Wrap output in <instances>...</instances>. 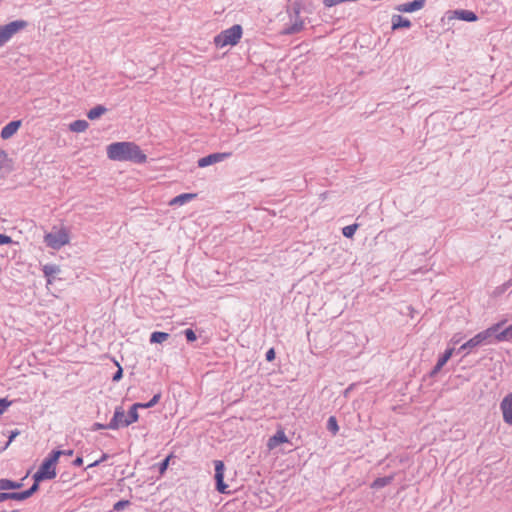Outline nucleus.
Listing matches in <instances>:
<instances>
[{"label":"nucleus","mask_w":512,"mask_h":512,"mask_svg":"<svg viewBox=\"0 0 512 512\" xmlns=\"http://www.w3.org/2000/svg\"><path fill=\"white\" fill-rule=\"evenodd\" d=\"M108 158L114 161H132L145 163L147 156L140 147L133 142H115L107 147Z\"/></svg>","instance_id":"1"},{"label":"nucleus","mask_w":512,"mask_h":512,"mask_svg":"<svg viewBox=\"0 0 512 512\" xmlns=\"http://www.w3.org/2000/svg\"><path fill=\"white\" fill-rule=\"evenodd\" d=\"M62 455V451H53L48 458H46L39 470L34 474L35 482H41L46 479H53L56 477L55 466Z\"/></svg>","instance_id":"2"},{"label":"nucleus","mask_w":512,"mask_h":512,"mask_svg":"<svg viewBox=\"0 0 512 512\" xmlns=\"http://www.w3.org/2000/svg\"><path fill=\"white\" fill-rule=\"evenodd\" d=\"M243 34L242 27L238 24L222 31L214 37V44L217 48L226 46H235L240 41Z\"/></svg>","instance_id":"3"},{"label":"nucleus","mask_w":512,"mask_h":512,"mask_svg":"<svg viewBox=\"0 0 512 512\" xmlns=\"http://www.w3.org/2000/svg\"><path fill=\"white\" fill-rule=\"evenodd\" d=\"M44 240L49 247L60 249L69 243V234L65 228H61L57 232L46 234Z\"/></svg>","instance_id":"4"},{"label":"nucleus","mask_w":512,"mask_h":512,"mask_svg":"<svg viewBox=\"0 0 512 512\" xmlns=\"http://www.w3.org/2000/svg\"><path fill=\"white\" fill-rule=\"evenodd\" d=\"M27 23L22 20L10 22L4 26H0V46H3L10 38L21 29L25 28Z\"/></svg>","instance_id":"5"},{"label":"nucleus","mask_w":512,"mask_h":512,"mask_svg":"<svg viewBox=\"0 0 512 512\" xmlns=\"http://www.w3.org/2000/svg\"><path fill=\"white\" fill-rule=\"evenodd\" d=\"M504 323L505 322L502 321L500 323L492 325L491 327L487 328L486 330H484L482 332H479L478 334H476L474 337H472L471 339H469L467 341V345H470V348H474L483 343L489 342V339L494 335V333H496L500 329V327Z\"/></svg>","instance_id":"6"},{"label":"nucleus","mask_w":512,"mask_h":512,"mask_svg":"<svg viewBox=\"0 0 512 512\" xmlns=\"http://www.w3.org/2000/svg\"><path fill=\"white\" fill-rule=\"evenodd\" d=\"M161 394L158 393L153 396V398L148 403H135L132 405L129 411V417L127 418L126 424L129 426L132 423H135L139 419L138 409L139 408H150L156 405L160 400Z\"/></svg>","instance_id":"7"},{"label":"nucleus","mask_w":512,"mask_h":512,"mask_svg":"<svg viewBox=\"0 0 512 512\" xmlns=\"http://www.w3.org/2000/svg\"><path fill=\"white\" fill-rule=\"evenodd\" d=\"M215 465V480H216V489L218 492L222 494L229 493L228 491V485L224 483V472H225V465L223 461L216 460L214 461Z\"/></svg>","instance_id":"8"},{"label":"nucleus","mask_w":512,"mask_h":512,"mask_svg":"<svg viewBox=\"0 0 512 512\" xmlns=\"http://www.w3.org/2000/svg\"><path fill=\"white\" fill-rule=\"evenodd\" d=\"M231 156L230 152H224V153H214L210 154L208 156L202 157L198 160V166L200 168L207 167L209 165H212L214 163L221 162Z\"/></svg>","instance_id":"9"},{"label":"nucleus","mask_w":512,"mask_h":512,"mask_svg":"<svg viewBox=\"0 0 512 512\" xmlns=\"http://www.w3.org/2000/svg\"><path fill=\"white\" fill-rule=\"evenodd\" d=\"M503 420L506 424L512 425V395H506L500 404Z\"/></svg>","instance_id":"10"},{"label":"nucleus","mask_w":512,"mask_h":512,"mask_svg":"<svg viewBox=\"0 0 512 512\" xmlns=\"http://www.w3.org/2000/svg\"><path fill=\"white\" fill-rule=\"evenodd\" d=\"M127 420L124 410L122 408H116L114 416L107 427L113 430L118 429L119 427H126L128 426L126 424Z\"/></svg>","instance_id":"11"},{"label":"nucleus","mask_w":512,"mask_h":512,"mask_svg":"<svg viewBox=\"0 0 512 512\" xmlns=\"http://www.w3.org/2000/svg\"><path fill=\"white\" fill-rule=\"evenodd\" d=\"M22 125V121L21 120H14V121H11L9 122L8 124H6L1 132H0V136L3 140H8L10 139L11 137H13L17 132L18 130L20 129Z\"/></svg>","instance_id":"12"},{"label":"nucleus","mask_w":512,"mask_h":512,"mask_svg":"<svg viewBox=\"0 0 512 512\" xmlns=\"http://www.w3.org/2000/svg\"><path fill=\"white\" fill-rule=\"evenodd\" d=\"M425 0H413L409 3H404L396 7L399 12L411 13L418 11L424 7Z\"/></svg>","instance_id":"13"},{"label":"nucleus","mask_w":512,"mask_h":512,"mask_svg":"<svg viewBox=\"0 0 512 512\" xmlns=\"http://www.w3.org/2000/svg\"><path fill=\"white\" fill-rule=\"evenodd\" d=\"M288 442V438L283 430H278L275 435L269 438L267 447L269 450L275 449L278 445Z\"/></svg>","instance_id":"14"},{"label":"nucleus","mask_w":512,"mask_h":512,"mask_svg":"<svg viewBox=\"0 0 512 512\" xmlns=\"http://www.w3.org/2000/svg\"><path fill=\"white\" fill-rule=\"evenodd\" d=\"M197 197L196 193H184L180 194L173 199L170 200L169 205L175 206V205H183Z\"/></svg>","instance_id":"15"},{"label":"nucleus","mask_w":512,"mask_h":512,"mask_svg":"<svg viewBox=\"0 0 512 512\" xmlns=\"http://www.w3.org/2000/svg\"><path fill=\"white\" fill-rule=\"evenodd\" d=\"M454 14L457 19L467 22H475L478 19L477 15L470 10H456Z\"/></svg>","instance_id":"16"},{"label":"nucleus","mask_w":512,"mask_h":512,"mask_svg":"<svg viewBox=\"0 0 512 512\" xmlns=\"http://www.w3.org/2000/svg\"><path fill=\"white\" fill-rule=\"evenodd\" d=\"M410 26H411V22L408 19L403 18L400 15H394L392 17V29L393 30H396L399 28H409Z\"/></svg>","instance_id":"17"},{"label":"nucleus","mask_w":512,"mask_h":512,"mask_svg":"<svg viewBox=\"0 0 512 512\" xmlns=\"http://www.w3.org/2000/svg\"><path fill=\"white\" fill-rule=\"evenodd\" d=\"M89 124L85 120H76L69 124V129L72 132L81 133L87 130Z\"/></svg>","instance_id":"18"},{"label":"nucleus","mask_w":512,"mask_h":512,"mask_svg":"<svg viewBox=\"0 0 512 512\" xmlns=\"http://www.w3.org/2000/svg\"><path fill=\"white\" fill-rule=\"evenodd\" d=\"M16 500V501H23V495L22 492H2L0 493V502H3L5 500Z\"/></svg>","instance_id":"19"},{"label":"nucleus","mask_w":512,"mask_h":512,"mask_svg":"<svg viewBox=\"0 0 512 512\" xmlns=\"http://www.w3.org/2000/svg\"><path fill=\"white\" fill-rule=\"evenodd\" d=\"M21 487H22L21 483L13 482L9 479H1L0 480V489L1 490L19 489Z\"/></svg>","instance_id":"20"},{"label":"nucleus","mask_w":512,"mask_h":512,"mask_svg":"<svg viewBox=\"0 0 512 512\" xmlns=\"http://www.w3.org/2000/svg\"><path fill=\"white\" fill-rule=\"evenodd\" d=\"M498 342L512 340V324L495 336Z\"/></svg>","instance_id":"21"},{"label":"nucleus","mask_w":512,"mask_h":512,"mask_svg":"<svg viewBox=\"0 0 512 512\" xmlns=\"http://www.w3.org/2000/svg\"><path fill=\"white\" fill-rule=\"evenodd\" d=\"M106 112V109L103 106H96L89 110L87 113V116L89 119L94 120L99 118L101 115H103Z\"/></svg>","instance_id":"22"},{"label":"nucleus","mask_w":512,"mask_h":512,"mask_svg":"<svg viewBox=\"0 0 512 512\" xmlns=\"http://www.w3.org/2000/svg\"><path fill=\"white\" fill-rule=\"evenodd\" d=\"M168 337V333L156 331L151 334L150 341L152 343H162L166 341Z\"/></svg>","instance_id":"23"},{"label":"nucleus","mask_w":512,"mask_h":512,"mask_svg":"<svg viewBox=\"0 0 512 512\" xmlns=\"http://www.w3.org/2000/svg\"><path fill=\"white\" fill-rule=\"evenodd\" d=\"M304 27V22L302 20H296L289 28L285 30L286 34H294L300 32Z\"/></svg>","instance_id":"24"},{"label":"nucleus","mask_w":512,"mask_h":512,"mask_svg":"<svg viewBox=\"0 0 512 512\" xmlns=\"http://www.w3.org/2000/svg\"><path fill=\"white\" fill-rule=\"evenodd\" d=\"M59 271H60V269L56 265H45L43 267V273L48 278H50L53 275L57 274Z\"/></svg>","instance_id":"25"},{"label":"nucleus","mask_w":512,"mask_h":512,"mask_svg":"<svg viewBox=\"0 0 512 512\" xmlns=\"http://www.w3.org/2000/svg\"><path fill=\"white\" fill-rule=\"evenodd\" d=\"M391 477H383V478H377L373 481L371 487L372 488H381L386 485H388L391 482Z\"/></svg>","instance_id":"26"},{"label":"nucleus","mask_w":512,"mask_h":512,"mask_svg":"<svg viewBox=\"0 0 512 512\" xmlns=\"http://www.w3.org/2000/svg\"><path fill=\"white\" fill-rule=\"evenodd\" d=\"M358 228V225L357 224H352V225H348V226H345L343 229H342V233L345 237L347 238H352L353 235L355 234L356 230Z\"/></svg>","instance_id":"27"},{"label":"nucleus","mask_w":512,"mask_h":512,"mask_svg":"<svg viewBox=\"0 0 512 512\" xmlns=\"http://www.w3.org/2000/svg\"><path fill=\"white\" fill-rule=\"evenodd\" d=\"M453 352H454L453 348L447 349L444 352V354L438 359V362L440 363V365L444 366L448 362V360L452 357Z\"/></svg>","instance_id":"28"},{"label":"nucleus","mask_w":512,"mask_h":512,"mask_svg":"<svg viewBox=\"0 0 512 512\" xmlns=\"http://www.w3.org/2000/svg\"><path fill=\"white\" fill-rule=\"evenodd\" d=\"M327 426H328V429L335 435L338 430H339V427H338V424H337V421H336V418L331 416L329 419H328V423H327Z\"/></svg>","instance_id":"29"},{"label":"nucleus","mask_w":512,"mask_h":512,"mask_svg":"<svg viewBox=\"0 0 512 512\" xmlns=\"http://www.w3.org/2000/svg\"><path fill=\"white\" fill-rule=\"evenodd\" d=\"M38 484H39V482H35L34 481V484L32 485V487L30 489L22 492L24 500H26L29 497H31L38 490V488H39Z\"/></svg>","instance_id":"30"},{"label":"nucleus","mask_w":512,"mask_h":512,"mask_svg":"<svg viewBox=\"0 0 512 512\" xmlns=\"http://www.w3.org/2000/svg\"><path fill=\"white\" fill-rule=\"evenodd\" d=\"M12 404V401L7 400L6 398L0 399V415H2Z\"/></svg>","instance_id":"31"},{"label":"nucleus","mask_w":512,"mask_h":512,"mask_svg":"<svg viewBox=\"0 0 512 512\" xmlns=\"http://www.w3.org/2000/svg\"><path fill=\"white\" fill-rule=\"evenodd\" d=\"M130 502L128 500H121L114 504V510L117 512L122 511L126 506H128Z\"/></svg>","instance_id":"32"},{"label":"nucleus","mask_w":512,"mask_h":512,"mask_svg":"<svg viewBox=\"0 0 512 512\" xmlns=\"http://www.w3.org/2000/svg\"><path fill=\"white\" fill-rule=\"evenodd\" d=\"M172 458V455H169L161 464H160V467H159V472L160 474H164L165 471L167 470L168 468V465H169V461L170 459Z\"/></svg>","instance_id":"33"},{"label":"nucleus","mask_w":512,"mask_h":512,"mask_svg":"<svg viewBox=\"0 0 512 512\" xmlns=\"http://www.w3.org/2000/svg\"><path fill=\"white\" fill-rule=\"evenodd\" d=\"M115 364L118 367V370H117V372L113 376V381L117 382V381H119L122 378L123 369H122V367L120 366V364L117 361H115Z\"/></svg>","instance_id":"34"},{"label":"nucleus","mask_w":512,"mask_h":512,"mask_svg":"<svg viewBox=\"0 0 512 512\" xmlns=\"http://www.w3.org/2000/svg\"><path fill=\"white\" fill-rule=\"evenodd\" d=\"M185 336L189 342H193L197 339L196 334L192 329H186Z\"/></svg>","instance_id":"35"},{"label":"nucleus","mask_w":512,"mask_h":512,"mask_svg":"<svg viewBox=\"0 0 512 512\" xmlns=\"http://www.w3.org/2000/svg\"><path fill=\"white\" fill-rule=\"evenodd\" d=\"M10 243H12V238L10 236L0 234V246Z\"/></svg>","instance_id":"36"},{"label":"nucleus","mask_w":512,"mask_h":512,"mask_svg":"<svg viewBox=\"0 0 512 512\" xmlns=\"http://www.w3.org/2000/svg\"><path fill=\"white\" fill-rule=\"evenodd\" d=\"M267 361H273L275 359V351L273 348L269 349L266 353Z\"/></svg>","instance_id":"37"},{"label":"nucleus","mask_w":512,"mask_h":512,"mask_svg":"<svg viewBox=\"0 0 512 512\" xmlns=\"http://www.w3.org/2000/svg\"><path fill=\"white\" fill-rule=\"evenodd\" d=\"M442 368H443V365H440V363L437 361V363H436V365H435V367L433 369L432 374L438 373Z\"/></svg>","instance_id":"38"},{"label":"nucleus","mask_w":512,"mask_h":512,"mask_svg":"<svg viewBox=\"0 0 512 512\" xmlns=\"http://www.w3.org/2000/svg\"><path fill=\"white\" fill-rule=\"evenodd\" d=\"M104 428H108V427L104 426L103 424H100V423H95L93 426V430H100V429H104Z\"/></svg>","instance_id":"39"},{"label":"nucleus","mask_w":512,"mask_h":512,"mask_svg":"<svg viewBox=\"0 0 512 512\" xmlns=\"http://www.w3.org/2000/svg\"><path fill=\"white\" fill-rule=\"evenodd\" d=\"M73 464H74L75 466H81V465L83 464V459H82L81 457H77V458L74 460Z\"/></svg>","instance_id":"40"},{"label":"nucleus","mask_w":512,"mask_h":512,"mask_svg":"<svg viewBox=\"0 0 512 512\" xmlns=\"http://www.w3.org/2000/svg\"><path fill=\"white\" fill-rule=\"evenodd\" d=\"M18 435V432H13L9 438V443L15 438V436Z\"/></svg>","instance_id":"41"},{"label":"nucleus","mask_w":512,"mask_h":512,"mask_svg":"<svg viewBox=\"0 0 512 512\" xmlns=\"http://www.w3.org/2000/svg\"><path fill=\"white\" fill-rule=\"evenodd\" d=\"M62 454H65V455H68V456H71L73 454V451L72 450H68L66 452H63L62 451Z\"/></svg>","instance_id":"42"},{"label":"nucleus","mask_w":512,"mask_h":512,"mask_svg":"<svg viewBox=\"0 0 512 512\" xmlns=\"http://www.w3.org/2000/svg\"><path fill=\"white\" fill-rule=\"evenodd\" d=\"M467 348H470V345H467V342H465L462 346H461V349L464 350V349H467Z\"/></svg>","instance_id":"43"}]
</instances>
